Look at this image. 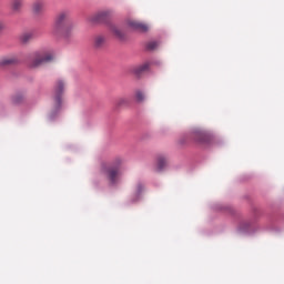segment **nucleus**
<instances>
[{
    "label": "nucleus",
    "instance_id": "17",
    "mask_svg": "<svg viewBox=\"0 0 284 284\" xmlns=\"http://www.w3.org/2000/svg\"><path fill=\"white\" fill-rule=\"evenodd\" d=\"M21 101H23V95H16L13 97V103H21Z\"/></svg>",
    "mask_w": 284,
    "mask_h": 284
},
{
    "label": "nucleus",
    "instance_id": "18",
    "mask_svg": "<svg viewBox=\"0 0 284 284\" xmlns=\"http://www.w3.org/2000/svg\"><path fill=\"white\" fill-rule=\"evenodd\" d=\"M4 28H6V23L2 20H0V30H3Z\"/></svg>",
    "mask_w": 284,
    "mask_h": 284
},
{
    "label": "nucleus",
    "instance_id": "3",
    "mask_svg": "<svg viewBox=\"0 0 284 284\" xmlns=\"http://www.w3.org/2000/svg\"><path fill=\"white\" fill-rule=\"evenodd\" d=\"M54 60V53L52 51H40L36 52L29 63L30 68H39L41 65H45V63H50V61Z\"/></svg>",
    "mask_w": 284,
    "mask_h": 284
},
{
    "label": "nucleus",
    "instance_id": "10",
    "mask_svg": "<svg viewBox=\"0 0 284 284\" xmlns=\"http://www.w3.org/2000/svg\"><path fill=\"white\" fill-rule=\"evenodd\" d=\"M21 8H23V2H21V0H14L11 4V10L14 14L21 12Z\"/></svg>",
    "mask_w": 284,
    "mask_h": 284
},
{
    "label": "nucleus",
    "instance_id": "1",
    "mask_svg": "<svg viewBox=\"0 0 284 284\" xmlns=\"http://www.w3.org/2000/svg\"><path fill=\"white\" fill-rule=\"evenodd\" d=\"M70 17L69 10L60 11L54 19L51 32L54 37H69L70 36Z\"/></svg>",
    "mask_w": 284,
    "mask_h": 284
},
{
    "label": "nucleus",
    "instance_id": "6",
    "mask_svg": "<svg viewBox=\"0 0 284 284\" xmlns=\"http://www.w3.org/2000/svg\"><path fill=\"white\" fill-rule=\"evenodd\" d=\"M128 26L129 28H131L132 30H136L138 32H148L149 30L148 24L138 20H129Z\"/></svg>",
    "mask_w": 284,
    "mask_h": 284
},
{
    "label": "nucleus",
    "instance_id": "19",
    "mask_svg": "<svg viewBox=\"0 0 284 284\" xmlns=\"http://www.w3.org/2000/svg\"><path fill=\"white\" fill-rule=\"evenodd\" d=\"M123 103H125V100L121 99L119 100L118 105H123Z\"/></svg>",
    "mask_w": 284,
    "mask_h": 284
},
{
    "label": "nucleus",
    "instance_id": "12",
    "mask_svg": "<svg viewBox=\"0 0 284 284\" xmlns=\"http://www.w3.org/2000/svg\"><path fill=\"white\" fill-rule=\"evenodd\" d=\"M17 61V57H7L0 61V65H14Z\"/></svg>",
    "mask_w": 284,
    "mask_h": 284
},
{
    "label": "nucleus",
    "instance_id": "2",
    "mask_svg": "<svg viewBox=\"0 0 284 284\" xmlns=\"http://www.w3.org/2000/svg\"><path fill=\"white\" fill-rule=\"evenodd\" d=\"M122 164H123V159L116 158L113 161L112 165L102 164L101 172L102 174H104V176H106L110 183L114 184L116 183V179H119V166H121Z\"/></svg>",
    "mask_w": 284,
    "mask_h": 284
},
{
    "label": "nucleus",
    "instance_id": "4",
    "mask_svg": "<svg viewBox=\"0 0 284 284\" xmlns=\"http://www.w3.org/2000/svg\"><path fill=\"white\" fill-rule=\"evenodd\" d=\"M63 92H65V82H63V80H58L53 87V101L55 112H59L61 109V103H63Z\"/></svg>",
    "mask_w": 284,
    "mask_h": 284
},
{
    "label": "nucleus",
    "instance_id": "9",
    "mask_svg": "<svg viewBox=\"0 0 284 284\" xmlns=\"http://www.w3.org/2000/svg\"><path fill=\"white\" fill-rule=\"evenodd\" d=\"M34 39V31H28L21 34L20 41L22 43H29V41H32Z\"/></svg>",
    "mask_w": 284,
    "mask_h": 284
},
{
    "label": "nucleus",
    "instance_id": "16",
    "mask_svg": "<svg viewBox=\"0 0 284 284\" xmlns=\"http://www.w3.org/2000/svg\"><path fill=\"white\" fill-rule=\"evenodd\" d=\"M158 47H159V43L155 41L149 42L146 45L148 50H156Z\"/></svg>",
    "mask_w": 284,
    "mask_h": 284
},
{
    "label": "nucleus",
    "instance_id": "11",
    "mask_svg": "<svg viewBox=\"0 0 284 284\" xmlns=\"http://www.w3.org/2000/svg\"><path fill=\"white\" fill-rule=\"evenodd\" d=\"M166 165H168V159H165V156L163 155L158 156V162H156L158 171L161 172V170H163V168H165Z\"/></svg>",
    "mask_w": 284,
    "mask_h": 284
},
{
    "label": "nucleus",
    "instance_id": "7",
    "mask_svg": "<svg viewBox=\"0 0 284 284\" xmlns=\"http://www.w3.org/2000/svg\"><path fill=\"white\" fill-rule=\"evenodd\" d=\"M111 32L115 37V39H119V41L125 40V33L123 32V30H121V28L112 26Z\"/></svg>",
    "mask_w": 284,
    "mask_h": 284
},
{
    "label": "nucleus",
    "instance_id": "15",
    "mask_svg": "<svg viewBox=\"0 0 284 284\" xmlns=\"http://www.w3.org/2000/svg\"><path fill=\"white\" fill-rule=\"evenodd\" d=\"M135 99L139 103H141V101H143L145 99V95L143 94V92L141 91H136L135 92Z\"/></svg>",
    "mask_w": 284,
    "mask_h": 284
},
{
    "label": "nucleus",
    "instance_id": "13",
    "mask_svg": "<svg viewBox=\"0 0 284 284\" xmlns=\"http://www.w3.org/2000/svg\"><path fill=\"white\" fill-rule=\"evenodd\" d=\"M104 44H105V38L103 36H98L94 38L95 48H103Z\"/></svg>",
    "mask_w": 284,
    "mask_h": 284
},
{
    "label": "nucleus",
    "instance_id": "14",
    "mask_svg": "<svg viewBox=\"0 0 284 284\" xmlns=\"http://www.w3.org/2000/svg\"><path fill=\"white\" fill-rule=\"evenodd\" d=\"M32 10L36 13L41 12V10H43V3H41V2L33 3Z\"/></svg>",
    "mask_w": 284,
    "mask_h": 284
},
{
    "label": "nucleus",
    "instance_id": "5",
    "mask_svg": "<svg viewBox=\"0 0 284 284\" xmlns=\"http://www.w3.org/2000/svg\"><path fill=\"white\" fill-rule=\"evenodd\" d=\"M112 17V11L110 10H102L95 13L94 16L91 17V21L93 23H103V21H108Z\"/></svg>",
    "mask_w": 284,
    "mask_h": 284
},
{
    "label": "nucleus",
    "instance_id": "8",
    "mask_svg": "<svg viewBox=\"0 0 284 284\" xmlns=\"http://www.w3.org/2000/svg\"><path fill=\"white\" fill-rule=\"evenodd\" d=\"M148 70H150V63L148 62L133 68L134 74H138V75L143 74V72H148Z\"/></svg>",
    "mask_w": 284,
    "mask_h": 284
}]
</instances>
